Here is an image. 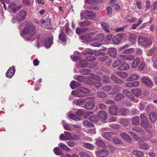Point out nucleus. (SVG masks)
I'll return each instance as SVG.
<instances>
[{
	"label": "nucleus",
	"mask_w": 157,
	"mask_h": 157,
	"mask_svg": "<svg viewBox=\"0 0 157 157\" xmlns=\"http://www.w3.org/2000/svg\"><path fill=\"white\" fill-rule=\"evenodd\" d=\"M36 31L34 25L32 24H27L22 30V34L25 35L26 41H33V37L36 34Z\"/></svg>",
	"instance_id": "1"
},
{
	"label": "nucleus",
	"mask_w": 157,
	"mask_h": 157,
	"mask_svg": "<svg viewBox=\"0 0 157 157\" xmlns=\"http://www.w3.org/2000/svg\"><path fill=\"white\" fill-rule=\"evenodd\" d=\"M94 34V33H93L86 34L82 36L81 39L82 40H84L87 42H90L95 40H97L99 42L103 41L104 39V35L103 33L98 34L94 38H92L91 37Z\"/></svg>",
	"instance_id": "2"
},
{
	"label": "nucleus",
	"mask_w": 157,
	"mask_h": 157,
	"mask_svg": "<svg viewBox=\"0 0 157 157\" xmlns=\"http://www.w3.org/2000/svg\"><path fill=\"white\" fill-rule=\"evenodd\" d=\"M90 91V89H86L83 87H80L78 88L77 90L73 91L72 92V94L76 96L79 97H82V95L80 94L79 93H82L85 94L88 93Z\"/></svg>",
	"instance_id": "3"
},
{
	"label": "nucleus",
	"mask_w": 157,
	"mask_h": 157,
	"mask_svg": "<svg viewBox=\"0 0 157 157\" xmlns=\"http://www.w3.org/2000/svg\"><path fill=\"white\" fill-rule=\"evenodd\" d=\"M141 123V125L145 128H151V126L150 125L148 122V120L145 115L143 114H141L140 116Z\"/></svg>",
	"instance_id": "4"
},
{
	"label": "nucleus",
	"mask_w": 157,
	"mask_h": 157,
	"mask_svg": "<svg viewBox=\"0 0 157 157\" xmlns=\"http://www.w3.org/2000/svg\"><path fill=\"white\" fill-rule=\"evenodd\" d=\"M138 41L140 45L145 47L149 45L152 43L151 39H147L141 36L139 37Z\"/></svg>",
	"instance_id": "5"
},
{
	"label": "nucleus",
	"mask_w": 157,
	"mask_h": 157,
	"mask_svg": "<svg viewBox=\"0 0 157 157\" xmlns=\"http://www.w3.org/2000/svg\"><path fill=\"white\" fill-rule=\"evenodd\" d=\"M80 16L81 17L83 16L86 19H91L95 17V15L94 13L88 10H86L84 13H81Z\"/></svg>",
	"instance_id": "6"
},
{
	"label": "nucleus",
	"mask_w": 157,
	"mask_h": 157,
	"mask_svg": "<svg viewBox=\"0 0 157 157\" xmlns=\"http://www.w3.org/2000/svg\"><path fill=\"white\" fill-rule=\"evenodd\" d=\"M26 16L27 13L24 10H21L19 12L16 19L18 21H22L26 18Z\"/></svg>",
	"instance_id": "7"
},
{
	"label": "nucleus",
	"mask_w": 157,
	"mask_h": 157,
	"mask_svg": "<svg viewBox=\"0 0 157 157\" xmlns=\"http://www.w3.org/2000/svg\"><path fill=\"white\" fill-rule=\"evenodd\" d=\"M109 109L110 113L113 115H117L119 112L118 107L116 105L110 106Z\"/></svg>",
	"instance_id": "8"
},
{
	"label": "nucleus",
	"mask_w": 157,
	"mask_h": 157,
	"mask_svg": "<svg viewBox=\"0 0 157 157\" xmlns=\"http://www.w3.org/2000/svg\"><path fill=\"white\" fill-rule=\"evenodd\" d=\"M95 102L92 101H87L85 104L84 108L88 110H91L93 109L95 107Z\"/></svg>",
	"instance_id": "9"
},
{
	"label": "nucleus",
	"mask_w": 157,
	"mask_h": 157,
	"mask_svg": "<svg viewBox=\"0 0 157 157\" xmlns=\"http://www.w3.org/2000/svg\"><path fill=\"white\" fill-rule=\"evenodd\" d=\"M109 153V151L106 150H99L96 153L98 157H103L107 155Z\"/></svg>",
	"instance_id": "10"
},
{
	"label": "nucleus",
	"mask_w": 157,
	"mask_h": 157,
	"mask_svg": "<svg viewBox=\"0 0 157 157\" xmlns=\"http://www.w3.org/2000/svg\"><path fill=\"white\" fill-rule=\"evenodd\" d=\"M118 59L125 60H132L134 59V56L132 55H120L118 57Z\"/></svg>",
	"instance_id": "11"
},
{
	"label": "nucleus",
	"mask_w": 157,
	"mask_h": 157,
	"mask_svg": "<svg viewBox=\"0 0 157 157\" xmlns=\"http://www.w3.org/2000/svg\"><path fill=\"white\" fill-rule=\"evenodd\" d=\"M97 115L99 120L102 121H105L107 118V114L105 111H100Z\"/></svg>",
	"instance_id": "12"
},
{
	"label": "nucleus",
	"mask_w": 157,
	"mask_h": 157,
	"mask_svg": "<svg viewBox=\"0 0 157 157\" xmlns=\"http://www.w3.org/2000/svg\"><path fill=\"white\" fill-rule=\"evenodd\" d=\"M123 35L118 34L115 36L112 39L113 42L116 44H118L122 40Z\"/></svg>",
	"instance_id": "13"
},
{
	"label": "nucleus",
	"mask_w": 157,
	"mask_h": 157,
	"mask_svg": "<svg viewBox=\"0 0 157 157\" xmlns=\"http://www.w3.org/2000/svg\"><path fill=\"white\" fill-rule=\"evenodd\" d=\"M95 98L94 97H88L86 98V99H79L78 100H74V102H76L77 105H81L83 104L86 101V99H91L94 100Z\"/></svg>",
	"instance_id": "14"
},
{
	"label": "nucleus",
	"mask_w": 157,
	"mask_h": 157,
	"mask_svg": "<svg viewBox=\"0 0 157 157\" xmlns=\"http://www.w3.org/2000/svg\"><path fill=\"white\" fill-rule=\"evenodd\" d=\"M136 39L137 35L136 34L132 33H129L128 39L132 44H133L136 42Z\"/></svg>",
	"instance_id": "15"
},
{
	"label": "nucleus",
	"mask_w": 157,
	"mask_h": 157,
	"mask_svg": "<svg viewBox=\"0 0 157 157\" xmlns=\"http://www.w3.org/2000/svg\"><path fill=\"white\" fill-rule=\"evenodd\" d=\"M141 80L143 83L148 87H152L153 86V83L149 79L144 77L142 78Z\"/></svg>",
	"instance_id": "16"
},
{
	"label": "nucleus",
	"mask_w": 157,
	"mask_h": 157,
	"mask_svg": "<svg viewBox=\"0 0 157 157\" xmlns=\"http://www.w3.org/2000/svg\"><path fill=\"white\" fill-rule=\"evenodd\" d=\"M53 43V38H46L44 44L45 47L47 48H49Z\"/></svg>",
	"instance_id": "17"
},
{
	"label": "nucleus",
	"mask_w": 157,
	"mask_h": 157,
	"mask_svg": "<svg viewBox=\"0 0 157 157\" xmlns=\"http://www.w3.org/2000/svg\"><path fill=\"white\" fill-rule=\"evenodd\" d=\"M115 133L113 132H107L102 134V136L105 138L109 141L111 140L112 136Z\"/></svg>",
	"instance_id": "18"
},
{
	"label": "nucleus",
	"mask_w": 157,
	"mask_h": 157,
	"mask_svg": "<svg viewBox=\"0 0 157 157\" xmlns=\"http://www.w3.org/2000/svg\"><path fill=\"white\" fill-rule=\"evenodd\" d=\"M59 39L63 43H65L66 42V38L63 30L61 31L59 34Z\"/></svg>",
	"instance_id": "19"
},
{
	"label": "nucleus",
	"mask_w": 157,
	"mask_h": 157,
	"mask_svg": "<svg viewBox=\"0 0 157 157\" xmlns=\"http://www.w3.org/2000/svg\"><path fill=\"white\" fill-rule=\"evenodd\" d=\"M123 140L127 142H130L131 140V138L130 136H128L126 133L121 132L120 134Z\"/></svg>",
	"instance_id": "20"
},
{
	"label": "nucleus",
	"mask_w": 157,
	"mask_h": 157,
	"mask_svg": "<svg viewBox=\"0 0 157 157\" xmlns=\"http://www.w3.org/2000/svg\"><path fill=\"white\" fill-rule=\"evenodd\" d=\"M130 67L129 64L127 63H123L119 66L118 69L120 71H124L128 69Z\"/></svg>",
	"instance_id": "21"
},
{
	"label": "nucleus",
	"mask_w": 157,
	"mask_h": 157,
	"mask_svg": "<svg viewBox=\"0 0 157 157\" xmlns=\"http://www.w3.org/2000/svg\"><path fill=\"white\" fill-rule=\"evenodd\" d=\"M101 25L102 28L105 31L108 33L110 32V30L109 29V25L108 23L105 22H102Z\"/></svg>",
	"instance_id": "22"
},
{
	"label": "nucleus",
	"mask_w": 157,
	"mask_h": 157,
	"mask_svg": "<svg viewBox=\"0 0 157 157\" xmlns=\"http://www.w3.org/2000/svg\"><path fill=\"white\" fill-rule=\"evenodd\" d=\"M139 147L140 149L143 150H147L149 148V145L146 143H139Z\"/></svg>",
	"instance_id": "23"
},
{
	"label": "nucleus",
	"mask_w": 157,
	"mask_h": 157,
	"mask_svg": "<svg viewBox=\"0 0 157 157\" xmlns=\"http://www.w3.org/2000/svg\"><path fill=\"white\" fill-rule=\"evenodd\" d=\"M108 54L110 56L115 58L116 56L117 51L116 50L113 48H110L109 49Z\"/></svg>",
	"instance_id": "24"
},
{
	"label": "nucleus",
	"mask_w": 157,
	"mask_h": 157,
	"mask_svg": "<svg viewBox=\"0 0 157 157\" xmlns=\"http://www.w3.org/2000/svg\"><path fill=\"white\" fill-rule=\"evenodd\" d=\"M149 116L150 121L152 122H155L157 118L156 114L153 112L150 113Z\"/></svg>",
	"instance_id": "25"
},
{
	"label": "nucleus",
	"mask_w": 157,
	"mask_h": 157,
	"mask_svg": "<svg viewBox=\"0 0 157 157\" xmlns=\"http://www.w3.org/2000/svg\"><path fill=\"white\" fill-rule=\"evenodd\" d=\"M132 153L133 155L138 157H142L144 154L141 151L137 149L134 150L132 151Z\"/></svg>",
	"instance_id": "26"
},
{
	"label": "nucleus",
	"mask_w": 157,
	"mask_h": 157,
	"mask_svg": "<svg viewBox=\"0 0 157 157\" xmlns=\"http://www.w3.org/2000/svg\"><path fill=\"white\" fill-rule=\"evenodd\" d=\"M111 78L117 84H122L123 83V81L122 80L118 78L114 75H111Z\"/></svg>",
	"instance_id": "27"
},
{
	"label": "nucleus",
	"mask_w": 157,
	"mask_h": 157,
	"mask_svg": "<svg viewBox=\"0 0 157 157\" xmlns=\"http://www.w3.org/2000/svg\"><path fill=\"white\" fill-rule=\"evenodd\" d=\"M140 60L138 58L135 59L132 62L131 67L133 68L137 67L140 64Z\"/></svg>",
	"instance_id": "28"
},
{
	"label": "nucleus",
	"mask_w": 157,
	"mask_h": 157,
	"mask_svg": "<svg viewBox=\"0 0 157 157\" xmlns=\"http://www.w3.org/2000/svg\"><path fill=\"white\" fill-rule=\"evenodd\" d=\"M129 112V110L127 108H122L120 109L119 113L121 115H126Z\"/></svg>",
	"instance_id": "29"
},
{
	"label": "nucleus",
	"mask_w": 157,
	"mask_h": 157,
	"mask_svg": "<svg viewBox=\"0 0 157 157\" xmlns=\"http://www.w3.org/2000/svg\"><path fill=\"white\" fill-rule=\"evenodd\" d=\"M124 96L121 94H118L116 95L114 98V99L117 101H120L121 100L124 99Z\"/></svg>",
	"instance_id": "30"
},
{
	"label": "nucleus",
	"mask_w": 157,
	"mask_h": 157,
	"mask_svg": "<svg viewBox=\"0 0 157 157\" xmlns=\"http://www.w3.org/2000/svg\"><path fill=\"white\" fill-rule=\"evenodd\" d=\"M71 88L72 89H75L76 87L79 86H80V84L78 82L75 81H72L70 84Z\"/></svg>",
	"instance_id": "31"
},
{
	"label": "nucleus",
	"mask_w": 157,
	"mask_h": 157,
	"mask_svg": "<svg viewBox=\"0 0 157 157\" xmlns=\"http://www.w3.org/2000/svg\"><path fill=\"white\" fill-rule=\"evenodd\" d=\"M96 144L98 146L101 147L103 148H105L106 147V146L105 143L101 140H97Z\"/></svg>",
	"instance_id": "32"
},
{
	"label": "nucleus",
	"mask_w": 157,
	"mask_h": 157,
	"mask_svg": "<svg viewBox=\"0 0 157 157\" xmlns=\"http://www.w3.org/2000/svg\"><path fill=\"white\" fill-rule=\"evenodd\" d=\"M91 24V22L88 21H85L83 22H80L79 25L80 26L85 27L90 26Z\"/></svg>",
	"instance_id": "33"
},
{
	"label": "nucleus",
	"mask_w": 157,
	"mask_h": 157,
	"mask_svg": "<svg viewBox=\"0 0 157 157\" xmlns=\"http://www.w3.org/2000/svg\"><path fill=\"white\" fill-rule=\"evenodd\" d=\"M139 78V76L138 75L133 74L131 75L130 77L128 78V80L131 81L137 79Z\"/></svg>",
	"instance_id": "34"
},
{
	"label": "nucleus",
	"mask_w": 157,
	"mask_h": 157,
	"mask_svg": "<svg viewBox=\"0 0 157 157\" xmlns=\"http://www.w3.org/2000/svg\"><path fill=\"white\" fill-rule=\"evenodd\" d=\"M83 147L85 148L90 150H93L94 148V146L93 145L89 143H84Z\"/></svg>",
	"instance_id": "35"
},
{
	"label": "nucleus",
	"mask_w": 157,
	"mask_h": 157,
	"mask_svg": "<svg viewBox=\"0 0 157 157\" xmlns=\"http://www.w3.org/2000/svg\"><path fill=\"white\" fill-rule=\"evenodd\" d=\"M124 60L119 59L116 60L113 63V67H117L120 65L121 63H124Z\"/></svg>",
	"instance_id": "36"
},
{
	"label": "nucleus",
	"mask_w": 157,
	"mask_h": 157,
	"mask_svg": "<svg viewBox=\"0 0 157 157\" xmlns=\"http://www.w3.org/2000/svg\"><path fill=\"white\" fill-rule=\"evenodd\" d=\"M140 119L138 117L136 116L134 117L132 120V123L133 125H137L139 124Z\"/></svg>",
	"instance_id": "37"
},
{
	"label": "nucleus",
	"mask_w": 157,
	"mask_h": 157,
	"mask_svg": "<svg viewBox=\"0 0 157 157\" xmlns=\"http://www.w3.org/2000/svg\"><path fill=\"white\" fill-rule=\"evenodd\" d=\"M88 118L91 121L94 122H97L99 120L98 115L97 116L96 115L90 116Z\"/></svg>",
	"instance_id": "38"
},
{
	"label": "nucleus",
	"mask_w": 157,
	"mask_h": 157,
	"mask_svg": "<svg viewBox=\"0 0 157 157\" xmlns=\"http://www.w3.org/2000/svg\"><path fill=\"white\" fill-rule=\"evenodd\" d=\"M132 92L134 95L136 97L139 96L141 94V92L139 89L132 90Z\"/></svg>",
	"instance_id": "39"
},
{
	"label": "nucleus",
	"mask_w": 157,
	"mask_h": 157,
	"mask_svg": "<svg viewBox=\"0 0 157 157\" xmlns=\"http://www.w3.org/2000/svg\"><path fill=\"white\" fill-rule=\"evenodd\" d=\"M88 29L87 28H77L76 29V32L78 34H81L83 32L87 31Z\"/></svg>",
	"instance_id": "40"
},
{
	"label": "nucleus",
	"mask_w": 157,
	"mask_h": 157,
	"mask_svg": "<svg viewBox=\"0 0 157 157\" xmlns=\"http://www.w3.org/2000/svg\"><path fill=\"white\" fill-rule=\"evenodd\" d=\"M116 74L120 76L121 78H124L127 77V73L125 72L121 71H118L117 72Z\"/></svg>",
	"instance_id": "41"
},
{
	"label": "nucleus",
	"mask_w": 157,
	"mask_h": 157,
	"mask_svg": "<svg viewBox=\"0 0 157 157\" xmlns=\"http://www.w3.org/2000/svg\"><path fill=\"white\" fill-rule=\"evenodd\" d=\"M90 71V70L88 69H82L79 71L81 74L85 75H88Z\"/></svg>",
	"instance_id": "42"
},
{
	"label": "nucleus",
	"mask_w": 157,
	"mask_h": 157,
	"mask_svg": "<svg viewBox=\"0 0 157 157\" xmlns=\"http://www.w3.org/2000/svg\"><path fill=\"white\" fill-rule=\"evenodd\" d=\"M12 4H10V10H11L13 11V13H15L17 12L18 10L21 9V5H19V6H17L15 5L13 7H11Z\"/></svg>",
	"instance_id": "43"
},
{
	"label": "nucleus",
	"mask_w": 157,
	"mask_h": 157,
	"mask_svg": "<svg viewBox=\"0 0 157 157\" xmlns=\"http://www.w3.org/2000/svg\"><path fill=\"white\" fill-rule=\"evenodd\" d=\"M68 117L71 119L75 121H79L80 119L77 117L75 114H71L68 115Z\"/></svg>",
	"instance_id": "44"
},
{
	"label": "nucleus",
	"mask_w": 157,
	"mask_h": 157,
	"mask_svg": "<svg viewBox=\"0 0 157 157\" xmlns=\"http://www.w3.org/2000/svg\"><path fill=\"white\" fill-rule=\"evenodd\" d=\"M97 96L98 98H104L107 96V94L104 92L100 91L97 93Z\"/></svg>",
	"instance_id": "45"
},
{
	"label": "nucleus",
	"mask_w": 157,
	"mask_h": 157,
	"mask_svg": "<svg viewBox=\"0 0 157 157\" xmlns=\"http://www.w3.org/2000/svg\"><path fill=\"white\" fill-rule=\"evenodd\" d=\"M87 61L84 59H82L79 62V66L82 67H86L87 66Z\"/></svg>",
	"instance_id": "46"
},
{
	"label": "nucleus",
	"mask_w": 157,
	"mask_h": 157,
	"mask_svg": "<svg viewBox=\"0 0 157 157\" xmlns=\"http://www.w3.org/2000/svg\"><path fill=\"white\" fill-rule=\"evenodd\" d=\"M59 146L62 149L67 151H70V148L68 147L66 145L63 144L62 143L59 144Z\"/></svg>",
	"instance_id": "47"
},
{
	"label": "nucleus",
	"mask_w": 157,
	"mask_h": 157,
	"mask_svg": "<svg viewBox=\"0 0 157 157\" xmlns=\"http://www.w3.org/2000/svg\"><path fill=\"white\" fill-rule=\"evenodd\" d=\"M101 89L105 92L109 91L112 89V87L110 85H107L103 86Z\"/></svg>",
	"instance_id": "48"
},
{
	"label": "nucleus",
	"mask_w": 157,
	"mask_h": 157,
	"mask_svg": "<svg viewBox=\"0 0 157 157\" xmlns=\"http://www.w3.org/2000/svg\"><path fill=\"white\" fill-rule=\"evenodd\" d=\"M113 140V142L115 144L119 145L123 144V142L121 140H119L117 138H114Z\"/></svg>",
	"instance_id": "49"
},
{
	"label": "nucleus",
	"mask_w": 157,
	"mask_h": 157,
	"mask_svg": "<svg viewBox=\"0 0 157 157\" xmlns=\"http://www.w3.org/2000/svg\"><path fill=\"white\" fill-rule=\"evenodd\" d=\"M54 152L57 155H60L61 153V150L58 147H55L53 149Z\"/></svg>",
	"instance_id": "50"
},
{
	"label": "nucleus",
	"mask_w": 157,
	"mask_h": 157,
	"mask_svg": "<svg viewBox=\"0 0 157 157\" xmlns=\"http://www.w3.org/2000/svg\"><path fill=\"white\" fill-rule=\"evenodd\" d=\"M65 31L68 35L71 36L72 34V31L70 30L68 25L67 24L65 26Z\"/></svg>",
	"instance_id": "51"
},
{
	"label": "nucleus",
	"mask_w": 157,
	"mask_h": 157,
	"mask_svg": "<svg viewBox=\"0 0 157 157\" xmlns=\"http://www.w3.org/2000/svg\"><path fill=\"white\" fill-rule=\"evenodd\" d=\"M92 84L96 88H98L101 86V83L100 82L96 81L93 82Z\"/></svg>",
	"instance_id": "52"
},
{
	"label": "nucleus",
	"mask_w": 157,
	"mask_h": 157,
	"mask_svg": "<svg viewBox=\"0 0 157 157\" xmlns=\"http://www.w3.org/2000/svg\"><path fill=\"white\" fill-rule=\"evenodd\" d=\"M132 129L133 130L136 131L139 133H140L142 134H143L144 133V132L143 130L141 128H138V127H134Z\"/></svg>",
	"instance_id": "53"
},
{
	"label": "nucleus",
	"mask_w": 157,
	"mask_h": 157,
	"mask_svg": "<svg viewBox=\"0 0 157 157\" xmlns=\"http://www.w3.org/2000/svg\"><path fill=\"white\" fill-rule=\"evenodd\" d=\"M134 52L133 49L132 48H130L128 49H126L123 52L124 54H130Z\"/></svg>",
	"instance_id": "54"
},
{
	"label": "nucleus",
	"mask_w": 157,
	"mask_h": 157,
	"mask_svg": "<svg viewBox=\"0 0 157 157\" xmlns=\"http://www.w3.org/2000/svg\"><path fill=\"white\" fill-rule=\"evenodd\" d=\"M83 124L84 126L86 127L93 126V125L92 124L90 123L89 121H86L83 122Z\"/></svg>",
	"instance_id": "55"
},
{
	"label": "nucleus",
	"mask_w": 157,
	"mask_h": 157,
	"mask_svg": "<svg viewBox=\"0 0 157 157\" xmlns=\"http://www.w3.org/2000/svg\"><path fill=\"white\" fill-rule=\"evenodd\" d=\"M65 135L67 140H70L72 138V136L71 133L69 132H65Z\"/></svg>",
	"instance_id": "56"
},
{
	"label": "nucleus",
	"mask_w": 157,
	"mask_h": 157,
	"mask_svg": "<svg viewBox=\"0 0 157 157\" xmlns=\"http://www.w3.org/2000/svg\"><path fill=\"white\" fill-rule=\"evenodd\" d=\"M128 97L131 100L133 101L134 102H137L138 101V99H135L134 97L131 94Z\"/></svg>",
	"instance_id": "57"
},
{
	"label": "nucleus",
	"mask_w": 157,
	"mask_h": 157,
	"mask_svg": "<svg viewBox=\"0 0 157 157\" xmlns=\"http://www.w3.org/2000/svg\"><path fill=\"white\" fill-rule=\"evenodd\" d=\"M91 78L94 80L97 81H100L101 78L95 75L94 74H91Z\"/></svg>",
	"instance_id": "58"
},
{
	"label": "nucleus",
	"mask_w": 157,
	"mask_h": 157,
	"mask_svg": "<svg viewBox=\"0 0 157 157\" xmlns=\"http://www.w3.org/2000/svg\"><path fill=\"white\" fill-rule=\"evenodd\" d=\"M120 123L124 126H127L129 123L128 121L126 119L121 120Z\"/></svg>",
	"instance_id": "59"
},
{
	"label": "nucleus",
	"mask_w": 157,
	"mask_h": 157,
	"mask_svg": "<svg viewBox=\"0 0 157 157\" xmlns=\"http://www.w3.org/2000/svg\"><path fill=\"white\" fill-rule=\"evenodd\" d=\"M84 112L83 110L78 109L76 113L78 116L81 117L84 114Z\"/></svg>",
	"instance_id": "60"
},
{
	"label": "nucleus",
	"mask_w": 157,
	"mask_h": 157,
	"mask_svg": "<svg viewBox=\"0 0 157 157\" xmlns=\"http://www.w3.org/2000/svg\"><path fill=\"white\" fill-rule=\"evenodd\" d=\"M102 81L105 83H108L110 81V79L107 76H103L102 78Z\"/></svg>",
	"instance_id": "61"
},
{
	"label": "nucleus",
	"mask_w": 157,
	"mask_h": 157,
	"mask_svg": "<svg viewBox=\"0 0 157 157\" xmlns=\"http://www.w3.org/2000/svg\"><path fill=\"white\" fill-rule=\"evenodd\" d=\"M108 58V56H105L99 57L98 58V59L100 61L103 62L106 60Z\"/></svg>",
	"instance_id": "62"
},
{
	"label": "nucleus",
	"mask_w": 157,
	"mask_h": 157,
	"mask_svg": "<svg viewBox=\"0 0 157 157\" xmlns=\"http://www.w3.org/2000/svg\"><path fill=\"white\" fill-rule=\"evenodd\" d=\"M15 71V67L13 66H12V67H10V78L12 77L14 75Z\"/></svg>",
	"instance_id": "63"
},
{
	"label": "nucleus",
	"mask_w": 157,
	"mask_h": 157,
	"mask_svg": "<svg viewBox=\"0 0 157 157\" xmlns=\"http://www.w3.org/2000/svg\"><path fill=\"white\" fill-rule=\"evenodd\" d=\"M153 60L154 61L153 63L154 67L155 69H157V57L156 59H155V57L153 58Z\"/></svg>",
	"instance_id": "64"
}]
</instances>
